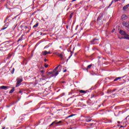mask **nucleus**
<instances>
[{"label": "nucleus", "instance_id": "obj_1", "mask_svg": "<svg viewBox=\"0 0 129 129\" xmlns=\"http://www.w3.org/2000/svg\"><path fill=\"white\" fill-rule=\"evenodd\" d=\"M59 67H60V65H58L53 70V71H52L53 76H57V75L59 74V72H60V71H57V69H58Z\"/></svg>", "mask_w": 129, "mask_h": 129}, {"label": "nucleus", "instance_id": "obj_2", "mask_svg": "<svg viewBox=\"0 0 129 129\" xmlns=\"http://www.w3.org/2000/svg\"><path fill=\"white\" fill-rule=\"evenodd\" d=\"M17 82L16 83V87L20 86V84L21 82H23V78H17Z\"/></svg>", "mask_w": 129, "mask_h": 129}, {"label": "nucleus", "instance_id": "obj_3", "mask_svg": "<svg viewBox=\"0 0 129 129\" xmlns=\"http://www.w3.org/2000/svg\"><path fill=\"white\" fill-rule=\"evenodd\" d=\"M57 56L58 57H60L61 58V60H63V57L65 56V54H64V52H62L61 54H60L59 53H56Z\"/></svg>", "mask_w": 129, "mask_h": 129}, {"label": "nucleus", "instance_id": "obj_4", "mask_svg": "<svg viewBox=\"0 0 129 129\" xmlns=\"http://www.w3.org/2000/svg\"><path fill=\"white\" fill-rule=\"evenodd\" d=\"M97 41V42H96ZM91 43L92 45H94V44H98V39L94 38L93 40L91 41Z\"/></svg>", "mask_w": 129, "mask_h": 129}, {"label": "nucleus", "instance_id": "obj_5", "mask_svg": "<svg viewBox=\"0 0 129 129\" xmlns=\"http://www.w3.org/2000/svg\"><path fill=\"white\" fill-rule=\"evenodd\" d=\"M127 16H126V15H122V16H121V20H122V21H124V20H126V19H127Z\"/></svg>", "mask_w": 129, "mask_h": 129}, {"label": "nucleus", "instance_id": "obj_6", "mask_svg": "<svg viewBox=\"0 0 129 129\" xmlns=\"http://www.w3.org/2000/svg\"><path fill=\"white\" fill-rule=\"evenodd\" d=\"M0 89H4V90H7V89H9V87L6 86H2L0 87Z\"/></svg>", "mask_w": 129, "mask_h": 129}, {"label": "nucleus", "instance_id": "obj_7", "mask_svg": "<svg viewBox=\"0 0 129 129\" xmlns=\"http://www.w3.org/2000/svg\"><path fill=\"white\" fill-rule=\"evenodd\" d=\"M122 25L124 27H126V28H128V23L123 22H122Z\"/></svg>", "mask_w": 129, "mask_h": 129}, {"label": "nucleus", "instance_id": "obj_8", "mask_svg": "<svg viewBox=\"0 0 129 129\" xmlns=\"http://www.w3.org/2000/svg\"><path fill=\"white\" fill-rule=\"evenodd\" d=\"M123 39H126V40H129V35L128 34H125L124 35V38Z\"/></svg>", "mask_w": 129, "mask_h": 129}, {"label": "nucleus", "instance_id": "obj_9", "mask_svg": "<svg viewBox=\"0 0 129 129\" xmlns=\"http://www.w3.org/2000/svg\"><path fill=\"white\" fill-rule=\"evenodd\" d=\"M119 33L123 36H124V35H125V32H124L123 30H120Z\"/></svg>", "mask_w": 129, "mask_h": 129}, {"label": "nucleus", "instance_id": "obj_10", "mask_svg": "<svg viewBox=\"0 0 129 129\" xmlns=\"http://www.w3.org/2000/svg\"><path fill=\"white\" fill-rule=\"evenodd\" d=\"M42 55H43L44 56H46V55H48V51L45 50L44 51H43L42 52Z\"/></svg>", "mask_w": 129, "mask_h": 129}, {"label": "nucleus", "instance_id": "obj_11", "mask_svg": "<svg viewBox=\"0 0 129 129\" xmlns=\"http://www.w3.org/2000/svg\"><path fill=\"white\" fill-rule=\"evenodd\" d=\"M92 119H91V118L89 117H86V121L87 122H89L91 120H92Z\"/></svg>", "mask_w": 129, "mask_h": 129}, {"label": "nucleus", "instance_id": "obj_12", "mask_svg": "<svg viewBox=\"0 0 129 129\" xmlns=\"http://www.w3.org/2000/svg\"><path fill=\"white\" fill-rule=\"evenodd\" d=\"M23 37H24V35L21 36V37L18 39V42H20V41H23Z\"/></svg>", "mask_w": 129, "mask_h": 129}, {"label": "nucleus", "instance_id": "obj_13", "mask_svg": "<svg viewBox=\"0 0 129 129\" xmlns=\"http://www.w3.org/2000/svg\"><path fill=\"white\" fill-rule=\"evenodd\" d=\"M15 91V89L14 88H12L9 92V93H13Z\"/></svg>", "mask_w": 129, "mask_h": 129}, {"label": "nucleus", "instance_id": "obj_14", "mask_svg": "<svg viewBox=\"0 0 129 129\" xmlns=\"http://www.w3.org/2000/svg\"><path fill=\"white\" fill-rule=\"evenodd\" d=\"M119 79H121V77H117L116 79H115L114 80V81H117V80H119Z\"/></svg>", "mask_w": 129, "mask_h": 129}, {"label": "nucleus", "instance_id": "obj_15", "mask_svg": "<svg viewBox=\"0 0 129 129\" xmlns=\"http://www.w3.org/2000/svg\"><path fill=\"white\" fill-rule=\"evenodd\" d=\"M58 123L56 121H53L52 123L50 124V125H53V124H57Z\"/></svg>", "mask_w": 129, "mask_h": 129}, {"label": "nucleus", "instance_id": "obj_16", "mask_svg": "<svg viewBox=\"0 0 129 129\" xmlns=\"http://www.w3.org/2000/svg\"><path fill=\"white\" fill-rule=\"evenodd\" d=\"M80 93H86V91H84V90H80Z\"/></svg>", "mask_w": 129, "mask_h": 129}, {"label": "nucleus", "instance_id": "obj_17", "mask_svg": "<svg viewBox=\"0 0 129 129\" xmlns=\"http://www.w3.org/2000/svg\"><path fill=\"white\" fill-rule=\"evenodd\" d=\"M129 5H126V6H124V7H123V10H126V9H127V7H128Z\"/></svg>", "mask_w": 129, "mask_h": 129}, {"label": "nucleus", "instance_id": "obj_18", "mask_svg": "<svg viewBox=\"0 0 129 129\" xmlns=\"http://www.w3.org/2000/svg\"><path fill=\"white\" fill-rule=\"evenodd\" d=\"M92 67V64H90V65L88 66L87 69H90V68H91Z\"/></svg>", "mask_w": 129, "mask_h": 129}, {"label": "nucleus", "instance_id": "obj_19", "mask_svg": "<svg viewBox=\"0 0 129 129\" xmlns=\"http://www.w3.org/2000/svg\"><path fill=\"white\" fill-rule=\"evenodd\" d=\"M38 26H39V23H36L33 26V28H36V27H37Z\"/></svg>", "mask_w": 129, "mask_h": 129}, {"label": "nucleus", "instance_id": "obj_20", "mask_svg": "<svg viewBox=\"0 0 129 129\" xmlns=\"http://www.w3.org/2000/svg\"><path fill=\"white\" fill-rule=\"evenodd\" d=\"M126 126V124L123 125H121L120 127H125Z\"/></svg>", "mask_w": 129, "mask_h": 129}, {"label": "nucleus", "instance_id": "obj_21", "mask_svg": "<svg viewBox=\"0 0 129 129\" xmlns=\"http://www.w3.org/2000/svg\"><path fill=\"white\" fill-rule=\"evenodd\" d=\"M112 4H113V1H112V2L111 3V4H109V5L108 8H109V7H110L111 6V5H112Z\"/></svg>", "mask_w": 129, "mask_h": 129}, {"label": "nucleus", "instance_id": "obj_22", "mask_svg": "<svg viewBox=\"0 0 129 129\" xmlns=\"http://www.w3.org/2000/svg\"><path fill=\"white\" fill-rule=\"evenodd\" d=\"M7 28H8V27H5V28H2L1 30H6V29H7Z\"/></svg>", "mask_w": 129, "mask_h": 129}, {"label": "nucleus", "instance_id": "obj_23", "mask_svg": "<svg viewBox=\"0 0 129 129\" xmlns=\"http://www.w3.org/2000/svg\"><path fill=\"white\" fill-rule=\"evenodd\" d=\"M73 116H74V114L69 115L68 117H72Z\"/></svg>", "mask_w": 129, "mask_h": 129}, {"label": "nucleus", "instance_id": "obj_24", "mask_svg": "<svg viewBox=\"0 0 129 129\" xmlns=\"http://www.w3.org/2000/svg\"><path fill=\"white\" fill-rule=\"evenodd\" d=\"M13 71L11 72L12 74H14V71H15V69H13Z\"/></svg>", "mask_w": 129, "mask_h": 129}, {"label": "nucleus", "instance_id": "obj_25", "mask_svg": "<svg viewBox=\"0 0 129 129\" xmlns=\"http://www.w3.org/2000/svg\"><path fill=\"white\" fill-rule=\"evenodd\" d=\"M44 67H45V68H47V67H48V64H45L44 65Z\"/></svg>", "mask_w": 129, "mask_h": 129}, {"label": "nucleus", "instance_id": "obj_26", "mask_svg": "<svg viewBox=\"0 0 129 129\" xmlns=\"http://www.w3.org/2000/svg\"><path fill=\"white\" fill-rule=\"evenodd\" d=\"M48 74H52L53 75V72H49Z\"/></svg>", "mask_w": 129, "mask_h": 129}, {"label": "nucleus", "instance_id": "obj_27", "mask_svg": "<svg viewBox=\"0 0 129 129\" xmlns=\"http://www.w3.org/2000/svg\"><path fill=\"white\" fill-rule=\"evenodd\" d=\"M51 54V51H48V52H47V54Z\"/></svg>", "mask_w": 129, "mask_h": 129}, {"label": "nucleus", "instance_id": "obj_28", "mask_svg": "<svg viewBox=\"0 0 129 129\" xmlns=\"http://www.w3.org/2000/svg\"><path fill=\"white\" fill-rule=\"evenodd\" d=\"M61 122H62V121H59L58 122H57V123H61Z\"/></svg>", "mask_w": 129, "mask_h": 129}, {"label": "nucleus", "instance_id": "obj_29", "mask_svg": "<svg viewBox=\"0 0 129 129\" xmlns=\"http://www.w3.org/2000/svg\"><path fill=\"white\" fill-rule=\"evenodd\" d=\"M41 73H44V71L42 70L40 71Z\"/></svg>", "mask_w": 129, "mask_h": 129}, {"label": "nucleus", "instance_id": "obj_30", "mask_svg": "<svg viewBox=\"0 0 129 129\" xmlns=\"http://www.w3.org/2000/svg\"><path fill=\"white\" fill-rule=\"evenodd\" d=\"M75 1H76V0H73L72 1L71 3H73L74 2H75Z\"/></svg>", "mask_w": 129, "mask_h": 129}, {"label": "nucleus", "instance_id": "obj_31", "mask_svg": "<svg viewBox=\"0 0 129 129\" xmlns=\"http://www.w3.org/2000/svg\"><path fill=\"white\" fill-rule=\"evenodd\" d=\"M63 72L65 73V72H67V70H65L63 71Z\"/></svg>", "mask_w": 129, "mask_h": 129}, {"label": "nucleus", "instance_id": "obj_32", "mask_svg": "<svg viewBox=\"0 0 129 129\" xmlns=\"http://www.w3.org/2000/svg\"><path fill=\"white\" fill-rule=\"evenodd\" d=\"M118 2V0H113V2Z\"/></svg>", "mask_w": 129, "mask_h": 129}, {"label": "nucleus", "instance_id": "obj_33", "mask_svg": "<svg viewBox=\"0 0 129 129\" xmlns=\"http://www.w3.org/2000/svg\"><path fill=\"white\" fill-rule=\"evenodd\" d=\"M44 62H47V59H44Z\"/></svg>", "mask_w": 129, "mask_h": 129}, {"label": "nucleus", "instance_id": "obj_34", "mask_svg": "<svg viewBox=\"0 0 129 129\" xmlns=\"http://www.w3.org/2000/svg\"><path fill=\"white\" fill-rule=\"evenodd\" d=\"M117 123H120V121H117Z\"/></svg>", "mask_w": 129, "mask_h": 129}, {"label": "nucleus", "instance_id": "obj_35", "mask_svg": "<svg viewBox=\"0 0 129 129\" xmlns=\"http://www.w3.org/2000/svg\"><path fill=\"white\" fill-rule=\"evenodd\" d=\"M5 128H6V127H3V128L2 129H5Z\"/></svg>", "mask_w": 129, "mask_h": 129}, {"label": "nucleus", "instance_id": "obj_36", "mask_svg": "<svg viewBox=\"0 0 129 129\" xmlns=\"http://www.w3.org/2000/svg\"><path fill=\"white\" fill-rule=\"evenodd\" d=\"M62 83H65V82H62Z\"/></svg>", "mask_w": 129, "mask_h": 129}, {"label": "nucleus", "instance_id": "obj_37", "mask_svg": "<svg viewBox=\"0 0 129 129\" xmlns=\"http://www.w3.org/2000/svg\"><path fill=\"white\" fill-rule=\"evenodd\" d=\"M114 30H113L112 32H113Z\"/></svg>", "mask_w": 129, "mask_h": 129}, {"label": "nucleus", "instance_id": "obj_38", "mask_svg": "<svg viewBox=\"0 0 129 129\" xmlns=\"http://www.w3.org/2000/svg\"><path fill=\"white\" fill-rule=\"evenodd\" d=\"M72 16H71V18H72Z\"/></svg>", "mask_w": 129, "mask_h": 129}, {"label": "nucleus", "instance_id": "obj_39", "mask_svg": "<svg viewBox=\"0 0 129 129\" xmlns=\"http://www.w3.org/2000/svg\"><path fill=\"white\" fill-rule=\"evenodd\" d=\"M128 81H129V79H128Z\"/></svg>", "mask_w": 129, "mask_h": 129}, {"label": "nucleus", "instance_id": "obj_40", "mask_svg": "<svg viewBox=\"0 0 129 129\" xmlns=\"http://www.w3.org/2000/svg\"><path fill=\"white\" fill-rule=\"evenodd\" d=\"M22 92H20V93H21Z\"/></svg>", "mask_w": 129, "mask_h": 129}]
</instances>
